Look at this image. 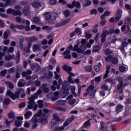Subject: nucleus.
Returning a JSON list of instances; mask_svg holds the SVG:
<instances>
[{
    "mask_svg": "<svg viewBox=\"0 0 131 131\" xmlns=\"http://www.w3.org/2000/svg\"><path fill=\"white\" fill-rule=\"evenodd\" d=\"M65 128V127L61 126L60 127H55L54 128V130L55 131H60L63 130Z\"/></svg>",
    "mask_w": 131,
    "mask_h": 131,
    "instance_id": "49530a36",
    "label": "nucleus"
},
{
    "mask_svg": "<svg viewBox=\"0 0 131 131\" xmlns=\"http://www.w3.org/2000/svg\"><path fill=\"white\" fill-rule=\"evenodd\" d=\"M32 115V113L31 112H30V111L27 112L25 114V119H29Z\"/></svg>",
    "mask_w": 131,
    "mask_h": 131,
    "instance_id": "473e14b6",
    "label": "nucleus"
},
{
    "mask_svg": "<svg viewBox=\"0 0 131 131\" xmlns=\"http://www.w3.org/2000/svg\"><path fill=\"white\" fill-rule=\"evenodd\" d=\"M75 118L74 117V116H72L69 118L67 119L66 120L65 122L63 123L64 126H67L68 125H69V123H70L71 121H73V120H74Z\"/></svg>",
    "mask_w": 131,
    "mask_h": 131,
    "instance_id": "f3484780",
    "label": "nucleus"
},
{
    "mask_svg": "<svg viewBox=\"0 0 131 131\" xmlns=\"http://www.w3.org/2000/svg\"><path fill=\"white\" fill-rule=\"evenodd\" d=\"M18 37L19 39V42H24V40H25V38L23 36L21 35H18Z\"/></svg>",
    "mask_w": 131,
    "mask_h": 131,
    "instance_id": "13d9d810",
    "label": "nucleus"
},
{
    "mask_svg": "<svg viewBox=\"0 0 131 131\" xmlns=\"http://www.w3.org/2000/svg\"><path fill=\"white\" fill-rule=\"evenodd\" d=\"M111 53H112V51H111L110 50L106 49H105V51H104V54L105 55H110V54H111Z\"/></svg>",
    "mask_w": 131,
    "mask_h": 131,
    "instance_id": "680f3d73",
    "label": "nucleus"
},
{
    "mask_svg": "<svg viewBox=\"0 0 131 131\" xmlns=\"http://www.w3.org/2000/svg\"><path fill=\"white\" fill-rule=\"evenodd\" d=\"M101 88L102 90H108V85L106 84H102Z\"/></svg>",
    "mask_w": 131,
    "mask_h": 131,
    "instance_id": "338daca9",
    "label": "nucleus"
},
{
    "mask_svg": "<svg viewBox=\"0 0 131 131\" xmlns=\"http://www.w3.org/2000/svg\"><path fill=\"white\" fill-rule=\"evenodd\" d=\"M17 0H7L6 2V6L7 7H12V6H15Z\"/></svg>",
    "mask_w": 131,
    "mask_h": 131,
    "instance_id": "2eb2a0df",
    "label": "nucleus"
},
{
    "mask_svg": "<svg viewBox=\"0 0 131 131\" xmlns=\"http://www.w3.org/2000/svg\"><path fill=\"white\" fill-rule=\"evenodd\" d=\"M101 77H102L101 76H99L98 77H96L95 78V81L96 82H99L101 81Z\"/></svg>",
    "mask_w": 131,
    "mask_h": 131,
    "instance_id": "774afa93",
    "label": "nucleus"
},
{
    "mask_svg": "<svg viewBox=\"0 0 131 131\" xmlns=\"http://www.w3.org/2000/svg\"><path fill=\"white\" fill-rule=\"evenodd\" d=\"M64 15L65 17H69V16H70V11L68 9L64 10Z\"/></svg>",
    "mask_w": 131,
    "mask_h": 131,
    "instance_id": "09e8293b",
    "label": "nucleus"
},
{
    "mask_svg": "<svg viewBox=\"0 0 131 131\" xmlns=\"http://www.w3.org/2000/svg\"><path fill=\"white\" fill-rule=\"evenodd\" d=\"M113 57L112 55H109L105 58L106 62H112Z\"/></svg>",
    "mask_w": 131,
    "mask_h": 131,
    "instance_id": "c03bdc74",
    "label": "nucleus"
},
{
    "mask_svg": "<svg viewBox=\"0 0 131 131\" xmlns=\"http://www.w3.org/2000/svg\"><path fill=\"white\" fill-rule=\"evenodd\" d=\"M122 16V10L120 9H118L116 13L115 20L117 22H118L120 20Z\"/></svg>",
    "mask_w": 131,
    "mask_h": 131,
    "instance_id": "9b49d317",
    "label": "nucleus"
},
{
    "mask_svg": "<svg viewBox=\"0 0 131 131\" xmlns=\"http://www.w3.org/2000/svg\"><path fill=\"white\" fill-rule=\"evenodd\" d=\"M16 28H17V29H20V30H22L23 29H25V26L23 25H17Z\"/></svg>",
    "mask_w": 131,
    "mask_h": 131,
    "instance_id": "6e6d98bb",
    "label": "nucleus"
},
{
    "mask_svg": "<svg viewBox=\"0 0 131 131\" xmlns=\"http://www.w3.org/2000/svg\"><path fill=\"white\" fill-rule=\"evenodd\" d=\"M86 91L88 95L90 96H95V94L96 93V90H95V85L91 84L86 89Z\"/></svg>",
    "mask_w": 131,
    "mask_h": 131,
    "instance_id": "423d86ee",
    "label": "nucleus"
},
{
    "mask_svg": "<svg viewBox=\"0 0 131 131\" xmlns=\"http://www.w3.org/2000/svg\"><path fill=\"white\" fill-rule=\"evenodd\" d=\"M111 62L112 63V64H114V65H116L118 63V58H113Z\"/></svg>",
    "mask_w": 131,
    "mask_h": 131,
    "instance_id": "ea45409f",
    "label": "nucleus"
},
{
    "mask_svg": "<svg viewBox=\"0 0 131 131\" xmlns=\"http://www.w3.org/2000/svg\"><path fill=\"white\" fill-rule=\"evenodd\" d=\"M75 102H76V100H75V99H70L69 101L70 105H73L75 103Z\"/></svg>",
    "mask_w": 131,
    "mask_h": 131,
    "instance_id": "0e129e2a",
    "label": "nucleus"
},
{
    "mask_svg": "<svg viewBox=\"0 0 131 131\" xmlns=\"http://www.w3.org/2000/svg\"><path fill=\"white\" fill-rule=\"evenodd\" d=\"M122 82H120L119 84H118L116 86V89L114 91V93H117V94H122V93H123V90H122Z\"/></svg>",
    "mask_w": 131,
    "mask_h": 131,
    "instance_id": "1a4fd4ad",
    "label": "nucleus"
},
{
    "mask_svg": "<svg viewBox=\"0 0 131 131\" xmlns=\"http://www.w3.org/2000/svg\"><path fill=\"white\" fill-rule=\"evenodd\" d=\"M32 6L33 8H35L36 9H38V8L41 7V3L38 2H35L32 3Z\"/></svg>",
    "mask_w": 131,
    "mask_h": 131,
    "instance_id": "bb28decb",
    "label": "nucleus"
},
{
    "mask_svg": "<svg viewBox=\"0 0 131 131\" xmlns=\"http://www.w3.org/2000/svg\"><path fill=\"white\" fill-rule=\"evenodd\" d=\"M6 13L8 14H12L13 16H22V12L20 11H16L15 9L9 8L7 10Z\"/></svg>",
    "mask_w": 131,
    "mask_h": 131,
    "instance_id": "0eeeda50",
    "label": "nucleus"
},
{
    "mask_svg": "<svg viewBox=\"0 0 131 131\" xmlns=\"http://www.w3.org/2000/svg\"><path fill=\"white\" fill-rule=\"evenodd\" d=\"M70 21H71V19H70V18H68L67 19H66V20L58 24L57 25V27H62V26H64V25H66V24H68V23H69V22H70Z\"/></svg>",
    "mask_w": 131,
    "mask_h": 131,
    "instance_id": "aec40b11",
    "label": "nucleus"
},
{
    "mask_svg": "<svg viewBox=\"0 0 131 131\" xmlns=\"http://www.w3.org/2000/svg\"><path fill=\"white\" fill-rule=\"evenodd\" d=\"M42 93V91L41 90L39 89L36 93H35L29 98V104L28 105L29 109H31V108H32L33 105H34V100L37 99L39 95H41Z\"/></svg>",
    "mask_w": 131,
    "mask_h": 131,
    "instance_id": "f03ea898",
    "label": "nucleus"
},
{
    "mask_svg": "<svg viewBox=\"0 0 131 131\" xmlns=\"http://www.w3.org/2000/svg\"><path fill=\"white\" fill-rule=\"evenodd\" d=\"M42 89L43 90V92L44 93H49L50 92V89L47 88V84H43Z\"/></svg>",
    "mask_w": 131,
    "mask_h": 131,
    "instance_id": "c9c22d12",
    "label": "nucleus"
},
{
    "mask_svg": "<svg viewBox=\"0 0 131 131\" xmlns=\"http://www.w3.org/2000/svg\"><path fill=\"white\" fill-rule=\"evenodd\" d=\"M12 66H13V62H10L4 64V67L6 68H10Z\"/></svg>",
    "mask_w": 131,
    "mask_h": 131,
    "instance_id": "79ce46f5",
    "label": "nucleus"
},
{
    "mask_svg": "<svg viewBox=\"0 0 131 131\" xmlns=\"http://www.w3.org/2000/svg\"><path fill=\"white\" fill-rule=\"evenodd\" d=\"M5 83L7 85H8L10 89H14V85L13 84V83H12V82L6 81L5 82Z\"/></svg>",
    "mask_w": 131,
    "mask_h": 131,
    "instance_id": "58836bf2",
    "label": "nucleus"
},
{
    "mask_svg": "<svg viewBox=\"0 0 131 131\" xmlns=\"http://www.w3.org/2000/svg\"><path fill=\"white\" fill-rule=\"evenodd\" d=\"M54 73L55 74V79H59L61 77V75H60V66H57L56 67V71Z\"/></svg>",
    "mask_w": 131,
    "mask_h": 131,
    "instance_id": "f8f14e48",
    "label": "nucleus"
},
{
    "mask_svg": "<svg viewBox=\"0 0 131 131\" xmlns=\"http://www.w3.org/2000/svg\"><path fill=\"white\" fill-rule=\"evenodd\" d=\"M70 50H66L63 53V56H65L64 57V59H71V55H70Z\"/></svg>",
    "mask_w": 131,
    "mask_h": 131,
    "instance_id": "6ab92c4d",
    "label": "nucleus"
},
{
    "mask_svg": "<svg viewBox=\"0 0 131 131\" xmlns=\"http://www.w3.org/2000/svg\"><path fill=\"white\" fill-rule=\"evenodd\" d=\"M16 56L14 55L8 54L5 56V60L6 61H11V60H15Z\"/></svg>",
    "mask_w": 131,
    "mask_h": 131,
    "instance_id": "5701e85b",
    "label": "nucleus"
},
{
    "mask_svg": "<svg viewBox=\"0 0 131 131\" xmlns=\"http://www.w3.org/2000/svg\"><path fill=\"white\" fill-rule=\"evenodd\" d=\"M31 47H32V43L29 42L28 43V46L25 47L24 48V53H30V49H31Z\"/></svg>",
    "mask_w": 131,
    "mask_h": 131,
    "instance_id": "a211bd4d",
    "label": "nucleus"
},
{
    "mask_svg": "<svg viewBox=\"0 0 131 131\" xmlns=\"http://www.w3.org/2000/svg\"><path fill=\"white\" fill-rule=\"evenodd\" d=\"M99 49H100L99 46H95L93 50V53H95V52H99Z\"/></svg>",
    "mask_w": 131,
    "mask_h": 131,
    "instance_id": "4d7b16f0",
    "label": "nucleus"
},
{
    "mask_svg": "<svg viewBox=\"0 0 131 131\" xmlns=\"http://www.w3.org/2000/svg\"><path fill=\"white\" fill-rule=\"evenodd\" d=\"M8 117L10 119L15 118V113H14V112H10L8 114Z\"/></svg>",
    "mask_w": 131,
    "mask_h": 131,
    "instance_id": "3c124183",
    "label": "nucleus"
},
{
    "mask_svg": "<svg viewBox=\"0 0 131 131\" xmlns=\"http://www.w3.org/2000/svg\"><path fill=\"white\" fill-rule=\"evenodd\" d=\"M68 81H64L63 84L62 85V89H63V90H65V88H66L67 86H68Z\"/></svg>",
    "mask_w": 131,
    "mask_h": 131,
    "instance_id": "69168bd1",
    "label": "nucleus"
},
{
    "mask_svg": "<svg viewBox=\"0 0 131 131\" xmlns=\"http://www.w3.org/2000/svg\"><path fill=\"white\" fill-rule=\"evenodd\" d=\"M23 13L25 15V16H28V15L30 14V11H29V7L26 6L23 10Z\"/></svg>",
    "mask_w": 131,
    "mask_h": 131,
    "instance_id": "a878e982",
    "label": "nucleus"
},
{
    "mask_svg": "<svg viewBox=\"0 0 131 131\" xmlns=\"http://www.w3.org/2000/svg\"><path fill=\"white\" fill-rule=\"evenodd\" d=\"M60 95V92H55L53 95H52V101H56L59 99V95Z\"/></svg>",
    "mask_w": 131,
    "mask_h": 131,
    "instance_id": "b1692460",
    "label": "nucleus"
},
{
    "mask_svg": "<svg viewBox=\"0 0 131 131\" xmlns=\"http://www.w3.org/2000/svg\"><path fill=\"white\" fill-rule=\"evenodd\" d=\"M25 84H26V82H25V80H24V79H23L19 80L18 83V86H20V88H22V86H24Z\"/></svg>",
    "mask_w": 131,
    "mask_h": 131,
    "instance_id": "2f4dec72",
    "label": "nucleus"
},
{
    "mask_svg": "<svg viewBox=\"0 0 131 131\" xmlns=\"http://www.w3.org/2000/svg\"><path fill=\"white\" fill-rule=\"evenodd\" d=\"M59 84L57 85L56 88L57 90H59L60 89V86L61 84L63 83V80H62V79H59L58 80Z\"/></svg>",
    "mask_w": 131,
    "mask_h": 131,
    "instance_id": "bf43d9fd",
    "label": "nucleus"
},
{
    "mask_svg": "<svg viewBox=\"0 0 131 131\" xmlns=\"http://www.w3.org/2000/svg\"><path fill=\"white\" fill-rule=\"evenodd\" d=\"M32 21L34 22V23L38 24L40 23V18H39L38 16L35 17L33 18Z\"/></svg>",
    "mask_w": 131,
    "mask_h": 131,
    "instance_id": "72a5a7b5",
    "label": "nucleus"
},
{
    "mask_svg": "<svg viewBox=\"0 0 131 131\" xmlns=\"http://www.w3.org/2000/svg\"><path fill=\"white\" fill-rule=\"evenodd\" d=\"M39 108H43V101L42 100L38 101Z\"/></svg>",
    "mask_w": 131,
    "mask_h": 131,
    "instance_id": "de8ad7c7",
    "label": "nucleus"
},
{
    "mask_svg": "<svg viewBox=\"0 0 131 131\" xmlns=\"http://www.w3.org/2000/svg\"><path fill=\"white\" fill-rule=\"evenodd\" d=\"M33 52H39L40 51V45L35 44L33 47Z\"/></svg>",
    "mask_w": 131,
    "mask_h": 131,
    "instance_id": "c85d7f7f",
    "label": "nucleus"
},
{
    "mask_svg": "<svg viewBox=\"0 0 131 131\" xmlns=\"http://www.w3.org/2000/svg\"><path fill=\"white\" fill-rule=\"evenodd\" d=\"M24 98L26 96L25 92L24 89H18L17 92L15 93V94L11 92V90H8L6 93V96H9L12 99V100H16V99H19V97Z\"/></svg>",
    "mask_w": 131,
    "mask_h": 131,
    "instance_id": "f257e3e1",
    "label": "nucleus"
},
{
    "mask_svg": "<svg viewBox=\"0 0 131 131\" xmlns=\"http://www.w3.org/2000/svg\"><path fill=\"white\" fill-rule=\"evenodd\" d=\"M44 16L46 20H49L52 19V14H51V12H48L45 13Z\"/></svg>",
    "mask_w": 131,
    "mask_h": 131,
    "instance_id": "c756f323",
    "label": "nucleus"
},
{
    "mask_svg": "<svg viewBox=\"0 0 131 131\" xmlns=\"http://www.w3.org/2000/svg\"><path fill=\"white\" fill-rule=\"evenodd\" d=\"M73 7H76V8H77L78 9H80V8H81L80 3L78 2H76L75 1H73L72 5L68 4V7L69 8V9H73Z\"/></svg>",
    "mask_w": 131,
    "mask_h": 131,
    "instance_id": "9d476101",
    "label": "nucleus"
},
{
    "mask_svg": "<svg viewBox=\"0 0 131 131\" xmlns=\"http://www.w3.org/2000/svg\"><path fill=\"white\" fill-rule=\"evenodd\" d=\"M42 113V110H40L39 111L38 113H36L33 117L31 119V121L33 122V123H37L38 122V119H39V118H41L40 117V115Z\"/></svg>",
    "mask_w": 131,
    "mask_h": 131,
    "instance_id": "6e6552de",
    "label": "nucleus"
},
{
    "mask_svg": "<svg viewBox=\"0 0 131 131\" xmlns=\"http://www.w3.org/2000/svg\"><path fill=\"white\" fill-rule=\"evenodd\" d=\"M16 60V62L18 64V63L19 62V61H20V51H18L17 52Z\"/></svg>",
    "mask_w": 131,
    "mask_h": 131,
    "instance_id": "a18cd8bd",
    "label": "nucleus"
},
{
    "mask_svg": "<svg viewBox=\"0 0 131 131\" xmlns=\"http://www.w3.org/2000/svg\"><path fill=\"white\" fill-rule=\"evenodd\" d=\"M93 71L92 66H87L85 67V71L86 72H92Z\"/></svg>",
    "mask_w": 131,
    "mask_h": 131,
    "instance_id": "f704fd0d",
    "label": "nucleus"
},
{
    "mask_svg": "<svg viewBox=\"0 0 131 131\" xmlns=\"http://www.w3.org/2000/svg\"><path fill=\"white\" fill-rule=\"evenodd\" d=\"M81 45L79 48V45H80V41H77V44L74 45V49L73 51H76L77 53H81L82 50H84L83 48L86 43V40L85 39H83L81 41Z\"/></svg>",
    "mask_w": 131,
    "mask_h": 131,
    "instance_id": "7ed1b4c3",
    "label": "nucleus"
},
{
    "mask_svg": "<svg viewBox=\"0 0 131 131\" xmlns=\"http://www.w3.org/2000/svg\"><path fill=\"white\" fill-rule=\"evenodd\" d=\"M43 114H42V113L41 114V115H40L41 118L45 117V116H48V115L50 114V110L48 109H44L43 111Z\"/></svg>",
    "mask_w": 131,
    "mask_h": 131,
    "instance_id": "cd10ccee",
    "label": "nucleus"
},
{
    "mask_svg": "<svg viewBox=\"0 0 131 131\" xmlns=\"http://www.w3.org/2000/svg\"><path fill=\"white\" fill-rule=\"evenodd\" d=\"M26 40H27L28 42H33L34 41H37L38 38L35 36H32L26 38Z\"/></svg>",
    "mask_w": 131,
    "mask_h": 131,
    "instance_id": "4468645a",
    "label": "nucleus"
},
{
    "mask_svg": "<svg viewBox=\"0 0 131 131\" xmlns=\"http://www.w3.org/2000/svg\"><path fill=\"white\" fill-rule=\"evenodd\" d=\"M17 119L18 120H16L15 122V126L20 127L22 125V121L20 120H22L23 119V117H17Z\"/></svg>",
    "mask_w": 131,
    "mask_h": 131,
    "instance_id": "dca6fc26",
    "label": "nucleus"
},
{
    "mask_svg": "<svg viewBox=\"0 0 131 131\" xmlns=\"http://www.w3.org/2000/svg\"><path fill=\"white\" fill-rule=\"evenodd\" d=\"M32 74V72H31V71L30 70H28L26 72H24L22 73V76L23 77H25V76H27V75H30Z\"/></svg>",
    "mask_w": 131,
    "mask_h": 131,
    "instance_id": "4c0bfd02",
    "label": "nucleus"
},
{
    "mask_svg": "<svg viewBox=\"0 0 131 131\" xmlns=\"http://www.w3.org/2000/svg\"><path fill=\"white\" fill-rule=\"evenodd\" d=\"M75 33H76V34H78V35H80V34H81V29L77 28V29H76Z\"/></svg>",
    "mask_w": 131,
    "mask_h": 131,
    "instance_id": "603ef678",
    "label": "nucleus"
},
{
    "mask_svg": "<svg viewBox=\"0 0 131 131\" xmlns=\"http://www.w3.org/2000/svg\"><path fill=\"white\" fill-rule=\"evenodd\" d=\"M123 110V106L122 105H117L116 107V111L117 113H119V112H121Z\"/></svg>",
    "mask_w": 131,
    "mask_h": 131,
    "instance_id": "7c9ffc66",
    "label": "nucleus"
},
{
    "mask_svg": "<svg viewBox=\"0 0 131 131\" xmlns=\"http://www.w3.org/2000/svg\"><path fill=\"white\" fill-rule=\"evenodd\" d=\"M92 47V45H91V43H88L85 47L84 46V47L83 48V50H82V52L83 51H84L85 50H86V49H90L91 47Z\"/></svg>",
    "mask_w": 131,
    "mask_h": 131,
    "instance_id": "5fc2aeb1",
    "label": "nucleus"
},
{
    "mask_svg": "<svg viewBox=\"0 0 131 131\" xmlns=\"http://www.w3.org/2000/svg\"><path fill=\"white\" fill-rule=\"evenodd\" d=\"M67 103V101L66 100H58L57 101V105H60L61 106H64Z\"/></svg>",
    "mask_w": 131,
    "mask_h": 131,
    "instance_id": "e433bc0d",
    "label": "nucleus"
},
{
    "mask_svg": "<svg viewBox=\"0 0 131 131\" xmlns=\"http://www.w3.org/2000/svg\"><path fill=\"white\" fill-rule=\"evenodd\" d=\"M85 4H84L85 7H89L92 5V1L91 0H85Z\"/></svg>",
    "mask_w": 131,
    "mask_h": 131,
    "instance_id": "864d4df0",
    "label": "nucleus"
},
{
    "mask_svg": "<svg viewBox=\"0 0 131 131\" xmlns=\"http://www.w3.org/2000/svg\"><path fill=\"white\" fill-rule=\"evenodd\" d=\"M71 91H72V94H76L75 90H76V87L74 85L71 86L70 87Z\"/></svg>",
    "mask_w": 131,
    "mask_h": 131,
    "instance_id": "8fccbe9b",
    "label": "nucleus"
},
{
    "mask_svg": "<svg viewBox=\"0 0 131 131\" xmlns=\"http://www.w3.org/2000/svg\"><path fill=\"white\" fill-rule=\"evenodd\" d=\"M9 35H10V31L9 30L6 31L4 33V38L5 39H8V37L9 36Z\"/></svg>",
    "mask_w": 131,
    "mask_h": 131,
    "instance_id": "a19ab883",
    "label": "nucleus"
},
{
    "mask_svg": "<svg viewBox=\"0 0 131 131\" xmlns=\"http://www.w3.org/2000/svg\"><path fill=\"white\" fill-rule=\"evenodd\" d=\"M94 69L95 71H96V72H100V71H101V69H100V67H99V66L98 65H95L94 66Z\"/></svg>",
    "mask_w": 131,
    "mask_h": 131,
    "instance_id": "052dcab7",
    "label": "nucleus"
},
{
    "mask_svg": "<svg viewBox=\"0 0 131 131\" xmlns=\"http://www.w3.org/2000/svg\"><path fill=\"white\" fill-rule=\"evenodd\" d=\"M4 104H5L6 105H9V104H10V99L9 98H6L4 100Z\"/></svg>",
    "mask_w": 131,
    "mask_h": 131,
    "instance_id": "e2e57ef3",
    "label": "nucleus"
},
{
    "mask_svg": "<svg viewBox=\"0 0 131 131\" xmlns=\"http://www.w3.org/2000/svg\"><path fill=\"white\" fill-rule=\"evenodd\" d=\"M113 33H114V30L113 29H109V30H106L103 31L101 35V42H105V41H106V37H107V35H112Z\"/></svg>",
    "mask_w": 131,
    "mask_h": 131,
    "instance_id": "39448f33",
    "label": "nucleus"
},
{
    "mask_svg": "<svg viewBox=\"0 0 131 131\" xmlns=\"http://www.w3.org/2000/svg\"><path fill=\"white\" fill-rule=\"evenodd\" d=\"M119 69L121 72H126L128 70V67L127 66H121Z\"/></svg>",
    "mask_w": 131,
    "mask_h": 131,
    "instance_id": "393cba45",
    "label": "nucleus"
},
{
    "mask_svg": "<svg viewBox=\"0 0 131 131\" xmlns=\"http://www.w3.org/2000/svg\"><path fill=\"white\" fill-rule=\"evenodd\" d=\"M110 69H111V66L109 65L107 66L106 67L105 74L103 76L104 79H105V78H107V77L108 76L109 73H110Z\"/></svg>",
    "mask_w": 131,
    "mask_h": 131,
    "instance_id": "412c9836",
    "label": "nucleus"
},
{
    "mask_svg": "<svg viewBox=\"0 0 131 131\" xmlns=\"http://www.w3.org/2000/svg\"><path fill=\"white\" fill-rule=\"evenodd\" d=\"M62 69L64 70L67 73L70 75V76L68 77V79L69 82L70 83H74V81L73 80H72V77L71 76H74V74L73 73L71 72L72 71V68L70 67H68L67 65H64L62 67Z\"/></svg>",
    "mask_w": 131,
    "mask_h": 131,
    "instance_id": "20e7f679",
    "label": "nucleus"
},
{
    "mask_svg": "<svg viewBox=\"0 0 131 131\" xmlns=\"http://www.w3.org/2000/svg\"><path fill=\"white\" fill-rule=\"evenodd\" d=\"M56 110H58V111H62V112H65L66 111V108L62 107L61 106H57L56 107Z\"/></svg>",
    "mask_w": 131,
    "mask_h": 131,
    "instance_id": "37998d69",
    "label": "nucleus"
},
{
    "mask_svg": "<svg viewBox=\"0 0 131 131\" xmlns=\"http://www.w3.org/2000/svg\"><path fill=\"white\" fill-rule=\"evenodd\" d=\"M101 127L100 128L101 130L102 131H108V126L104 122H101Z\"/></svg>",
    "mask_w": 131,
    "mask_h": 131,
    "instance_id": "4be33fe9",
    "label": "nucleus"
},
{
    "mask_svg": "<svg viewBox=\"0 0 131 131\" xmlns=\"http://www.w3.org/2000/svg\"><path fill=\"white\" fill-rule=\"evenodd\" d=\"M56 122H59V121L60 120V119L59 118V117L56 114H53V121H51V126H54V125H56V123L55 121Z\"/></svg>",
    "mask_w": 131,
    "mask_h": 131,
    "instance_id": "ddd939ff",
    "label": "nucleus"
}]
</instances>
